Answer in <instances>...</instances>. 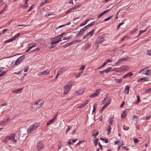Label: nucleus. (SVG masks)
<instances>
[{"label":"nucleus","instance_id":"1","mask_svg":"<svg viewBox=\"0 0 151 151\" xmlns=\"http://www.w3.org/2000/svg\"><path fill=\"white\" fill-rule=\"evenodd\" d=\"M39 125V124H38L35 123L30 125L27 131L25 129L19 131L18 134L19 139L20 140H25L27 137L25 135L26 132L28 134H29L38 127Z\"/></svg>","mask_w":151,"mask_h":151},{"label":"nucleus","instance_id":"2","mask_svg":"<svg viewBox=\"0 0 151 151\" xmlns=\"http://www.w3.org/2000/svg\"><path fill=\"white\" fill-rule=\"evenodd\" d=\"M71 86L72 85L69 84H67V85H65L63 88V93L64 94H67L69 92V91L70 90L71 87Z\"/></svg>","mask_w":151,"mask_h":151},{"label":"nucleus","instance_id":"3","mask_svg":"<svg viewBox=\"0 0 151 151\" xmlns=\"http://www.w3.org/2000/svg\"><path fill=\"white\" fill-rule=\"evenodd\" d=\"M15 134L14 133L11 134L10 135H8L6 137V139L11 140L13 142H16L17 140L15 139Z\"/></svg>","mask_w":151,"mask_h":151},{"label":"nucleus","instance_id":"4","mask_svg":"<svg viewBox=\"0 0 151 151\" xmlns=\"http://www.w3.org/2000/svg\"><path fill=\"white\" fill-rule=\"evenodd\" d=\"M25 58V56L24 55H22L19 58H18L15 62V65H19L24 60Z\"/></svg>","mask_w":151,"mask_h":151},{"label":"nucleus","instance_id":"5","mask_svg":"<svg viewBox=\"0 0 151 151\" xmlns=\"http://www.w3.org/2000/svg\"><path fill=\"white\" fill-rule=\"evenodd\" d=\"M50 70H48V69L44 71L39 73L38 74V75L39 76L47 75L49 73Z\"/></svg>","mask_w":151,"mask_h":151},{"label":"nucleus","instance_id":"6","mask_svg":"<svg viewBox=\"0 0 151 151\" xmlns=\"http://www.w3.org/2000/svg\"><path fill=\"white\" fill-rule=\"evenodd\" d=\"M104 36L103 35H101L99 36L96 42L98 44L102 43L104 40Z\"/></svg>","mask_w":151,"mask_h":151},{"label":"nucleus","instance_id":"7","mask_svg":"<svg viewBox=\"0 0 151 151\" xmlns=\"http://www.w3.org/2000/svg\"><path fill=\"white\" fill-rule=\"evenodd\" d=\"M129 68L127 66L124 65L121 66L119 69V71H125L129 70Z\"/></svg>","mask_w":151,"mask_h":151},{"label":"nucleus","instance_id":"8","mask_svg":"<svg viewBox=\"0 0 151 151\" xmlns=\"http://www.w3.org/2000/svg\"><path fill=\"white\" fill-rule=\"evenodd\" d=\"M37 145L38 151H39L40 150L43 148V145L42 144V142L41 141H39L38 143H37Z\"/></svg>","mask_w":151,"mask_h":151},{"label":"nucleus","instance_id":"9","mask_svg":"<svg viewBox=\"0 0 151 151\" xmlns=\"http://www.w3.org/2000/svg\"><path fill=\"white\" fill-rule=\"evenodd\" d=\"M100 91V89H98L96 90L95 92L94 93L92 94L90 96L91 98H93L98 95Z\"/></svg>","mask_w":151,"mask_h":151},{"label":"nucleus","instance_id":"10","mask_svg":"<svg viewBox=\"0 0 151 151\" xmlns=\"http://www.w3.org/2000/svg\"><path fill=\"white\" fill-rule=\"evenodd\" d=\"M44 104V101L42 100H40L35 102V104L37 105L38 108L41 107Z\"/></svg>","mask_w":151,"mask_h":151},{"label":"nucleus","instance_id":"11","mask_svg":"<svg viewBox=\"0 0 151 151\" xmlns=\"http://www.w3.org/2000/svg\"><path fill=\"white\" fill-rule=\"evenodd\" d=\"M130 87L128 86H125L124 90V93L126 94H128L129 93V89Z\"/></svg>","mask_w":151,"mask_h":151},{"label":"nucleus","instance_id":"12","mask_svg":"<svg viewBox=\"0 0 151 151\" xmlns=\"http://www.w3.org/2000/svg\"><path fill=\"white\" fill-rule=\"evenodd\" d=\"M65 67H63L58 70L57 72L60 74L63 71H65Z\"/></svg>","mask_w":151,"mask_h":151},{"label":"nucleus","instance_id":"13","mask_svg":"<svg viewBox=\"0 0 151 151\" xmlns=\"http://www.w3.org/2000/svg\"><path fill=\"white\" fill-rule=\"evenodd\" d=\"M22 89V88L17 89L15 90H14L12 91V92L14 93H21V90Z\"/></svg>","mask_w":151,"mask_h":151},{"label":"nucleus","instance_id":"14","mask_svg":"<svg viewBox=\"0 0 151 151\" xmlns=\"http://www.w3.org/2000/svg\"><path fill=\"white\" fill-rule=\"evenodd\" d=\"M36 105L35 104V103L31 106V107L32 109V110H35L38 109V107H37V106H36Z\"/></svg>","mask_w":151,"mask_h":151},{"label":"nucleus","instance_id":"15","mask_svg":"<svg viewBox=\"0 0 151 151\" xmlns=\"http://www.w3.org/2000/svg\"><path fill=\"white\" fill-rule=\"evenodd\" d=\"M133 75L132 73V72H129L128 73L124 75L123 76V78H126L127 77H129Z\"/></svg>","mask_w":151,"mask_h":151},{"label":"nucleus","instance_id":"16","mask_svg":"<svg viewBox=\"0 0 151 151\" xmlns=\"http://www.w3.org/2000/svg\"><path fill=\"white\" fill-rule=\"evenodd\" d=\"M122 61H123L122 58L119 59V60L115 63L114 66H116L119 65Z\"/></svg>","mask_w":151,"mask_h":151},{"label":"nucleus","instance_id":"17","mask_svg":"<svg viewBox=\"0 0 151 151\" xmlns=\"http://www.w3.org/2000/svg\"><path fill=\"white\" fill-rule=\"evenodd\" d=\"M61 41V39L60 37H59V39H58V40L57 41L54 42H51V45H55L56 44H58L59 43V42H60Z\"/></svg>","mask_w":151,"mask_h":151},{"label":"nucleus","instance_id":"18","mask_svg":"<svg viewBox=\"0 0 151 151\" xmlns=\"http://www.w3.org/2000/svg\"><path fill=\"white\" fill-rule=\"evenodd\" d=\"M94 31V29H93L91 31L89 32L88 33L86 34L87 36H90L91 37L93 35Z\"/></svg>","mask_w":151,"mask_h":151},{"label":"nucleus","instance_id":"19","mask_svg":"<svg viewBox=\"0 0 151 151\" xmlns=\"http://www.w3.org/2000/svg\"><path fill=\"white\" fill-rule=\"evenodd\" d=\"M150 70H146L145 73H144V72H143L142 73V74H145L147 76H149L150 75Z\"/></svg>","mask_w":151,"mask_h":151},{"label":"nucleus","instance_id":"20","mask_svg":"<svg viewBox=\"0 0 151 151\" xmlns=\"http://www.w3.org/2000/svg\"><path fill=\"white\" fill-rule=\"evenodd\" d=\"M111 60L110 59H109L107 60H106L104 63H103V64L101 65V67L104 66L106 64H107L108 62H111Z\"/></svg>","mask_w":151,"mask_h":151},{"label":"nucleus","instance_id":"21","mask_svg":"<svg viewBox=\"0 0 151 151\" xmlns=\"http://www.w3.org/2000/svg\"><path fill=\"white\" fill-rule=\"evenodd\" d=\"M91 45L89 43H87L86 45V46L84 49L85 50L88 49L91 47Z\"/></svg>","mask_w":151,"mask_h":151},{"label":"nucleus","instance_id":"22","mask_svg":"<svg viewBox=\"0 0 151 151\" xmlns=\"http://www.w3.org/2000/svg\"><path fill=\"white\" fill-rule=\"evenodd\" d=\"M127 113L126 112V110L124 111L122 114L121 117L122 119L124 118L127 115Z\"/></svg>","mask_w":151,"mask_h":151},{"label":"nucleus","instance_id":"23","mask_svg":"<svg viewBox=\"0 0 151 151\" xmlns=\"http://www.w3.org/2000/svg\"><path fill=\"white\" fill-rule=\"evenodd\" d=\"M111 127L110 125H108V127L106 129V130L108 131V134H109L111 132Z\"/></svg>","mask_w":151,"mask_h":151},{"label":"nucleus","instance_id":"24","mask_svg":"<svg viewBox=\"0 0 151 151\" xmlns=\"http://www.w3.org/2000/svg\"><path fill=\"white\" fill-rule=\"evenodd\" d=\"M99 141L98 139H94L93 141V142L94 143V145L96 146L98 144V142Z\"/></svg>","mask_w":151,"mask_h":151},{"label":"nucleus","instance_id":"25","mask_svg":"<svg viewBox=\"0 0 151 151\" xmlns=\"http://www.w3.org/2000/svg\"><path fill=\"white\" fill-rule=\"evenodd\" d=\"M14 40H15L14 38L13 37L12 38L10 39H9L8 40H6V41L4 43H7L8 42H12V41Z\"/></svg>","mask_w":151,"mask_h":151},{"label":"nucleus","instance_id":"26","mask_svg":"<svg viewBox=\"0 0 151 151\" xmlns=\"http://www.w3.org/2000/svg\"><path fill=\"white\" fill-rule=\"evenodd\" d=\"M47 0H45L44 1H42L40 3V6H42L43 4L47 3Z\"/></svg>","mask_w":151,"mask_h":151},{"label":"nucleus","instance_id":"27","mask_svg":"<svg viewBox=\"0 0 151 151\" xmlns=\"http://www.w3.org/2000/svg\"><path fill=\"white\" fill-rule=\"evenodd\" d=\"M111 67H109L107 68L106 69L104 70V72H105L107 73L109 72L110 71V70L111 69Z\"/></svg>","mask_w":151,"mask_h":151},{"label":"nucleus","instance_id":"28","mask_svg":"<svg viewBox=\"0 0 151 151\" xmlns=\"http://www.w3.org/2000/svg\"><path fill=\"white\" fill-rule=\"evenodd\" d=\"M88 102L87 101H86L85 103L81 105L79 107V108H82L84 107L85 105L88 104Z\"/></svg>","mask_w":151,"mask_h":151},{"label":"nucleus","instance_id":"29","mask_svg":"<svg viewBox=\"0 0 151 151\" xmlns=\"http://www.w3.org/2000/svg\"><path fill=\"white\" fill-rule=\"evenodd\" d=\"M38 42L40 44H43L45 42V41L44 40L41 39L38 40Z\"/></svg>","mask_w":151,"mask_h":151},{"label":"nucleus","instance_id":"30","mask_svg":"<svg viewBox=\"0 0 151 151\" xmlns=\"http://www.w3.org/2000/svg\"><path fill=\"white\" fill-rule=\"evenodd\" d=\"M36 44L35 43H33L31 44H30L28 45V46H30L32 48L36 46Z\"/></svg>","mask_w":151,"mask_h":151},{"label":"nucleus","instance_id":"31","mask_svg":"<svg viewBox=\"0 0 151 151\" xmlns=\"http://www.w3.org/2000/svg\"><path fill=\"white\" fill-rule=\"evenodd\" d=\"M95 23V21L92 22L90 24L88 25L87 26L88 27V28L91 27L92 25H93Z\"/></svg>","mask_w":151,"mask_h":151},{"label":"nucleus","instance_id":"32","mask_svg":"<svg viewBox=\"0 0 151 151\" xmlns=\"http://www.w3.org/2000/svg\"><path fill=\"white\" fill-rule=\"evenodd\" d=\"M54 121L52 119H51V120L49 121L47 124V125H48L50 124L51 123H53L54 122Z\"/></svg>","mask_w":151,"mask_h":151},{"label":"nucleus","instance_id":"33","mask_svg":"<svg viewBox=\"0 0 151 151\" xmlns=\"http://www.w3.org/2000/svg\"><path fill=\"white\" fill-rule=\"evenodd\" d=\"M84 92V91L83 90H80L77 92V93L79 95H81L83 94Z\"/></svg>","mask_w":151,"mask_h":151},{"label":"nucleus","instance_id":"34","mask_svg":"<svg viewBox=\"0 0 151 151\" xmlns=\"http://www.w3.org/2000/svg\"><path fill=\"white\" fill-rule=\"evenodd\" d=\"M6 71L5 70L2 71L1 73H0V77H1L3 76L6 74Z\"/></svg>","mask_w":151,"mask_h":151},{"label":"nucleus","instance_id":"35","mask_svg":"<svg viewBox=\"0 0 151 151\" xmlns=\"http://www.w3.org/2000/svg\"><path fill=\"white\" fill-rule=\"evenodd\" d=\"M80 7V5H77V6H73V7H72V8H72V9L73 10H74V9H76L79 8Z\"/></svg>","mask_w":151,"mask_h":151},{"label":"nucleus","instance_id":"36","mask_svg":"<svg viewBox=\"0 0 151 151\" xmlns=\"http://www.w3.org/2000/svg\"><path fill=\"white\" fill-rule=\"evenodd\" d=\"M113 16V15L110 16L108 17L105 19L104 20V21L106 22V21H107L110 20V19H111L112 18Z\"/></svg>","mask_w":151,"mask_h":151},{"label":"nucleus","instance_id":"37","mask_svg":"<svg viewBox=\"0 0 151 151\" xmlns=\"http://www.w3.org/2000/svg\"><path fill=\"white\" fill-rule=\"evenodd\" d=\"M73 10L72 9V8H70L68 10H67L65 12V14H67L70 13Z\"/></svg>","mask_w":151,"mask_h":151},{"label":"nucleus","instance_id":"38","mask_svg":"<svg viewBox=\"0 0 151 151\" xmlns=\"http://www.w3.org/2000/svg\"><path fill=\"white\" fill-rule=\"evenodd\" d=\"M148 67H146L145 68H143V69H141V70H140L139 72L140 73H142H142L144 72V71H145L146 69L148 68Z\"/></svg>","mask_w":151,"mask_h":151},{"label":"nucleus","instance_id":"39","mask_svg":"<svg viewBox=\"0 0 151 151\" xmlns=\"http://www.w3.org/2000/svg\"><path fill=\"white\" fill-rule=\"evenodd\" d=\"M148 78L147 77H145L143 78H141V79L142 81V80H145V81H147L148 80Z\"/></svg>","mask_w":151,"mask_h":151},{"label":"nucleus","instance_id":"40","mask_svg":"<svg viewBox=\"0 0 151 151\" xmlns=\"http://www.w3.org/2000/svg\"><path fill=\"white\" fill-rule=\"evenodd\" d=\"M109 104V103H106V104H105V105L103 106L102 108V109H105L106 108L107 106Z\"/></svg>","mask_w":151,"mask_h":151},{"label":"nucleus","instance_id":"41","mask_svg":"<svg viewBox=\"0 0 151 151\" xmlns=\"http://www.w3.org/2000/svg\"><path fill=\"white\" fill-rule=\"evenodd\" d=\"M57 36H56L55 37H52V38H51V39H50V40L52 41H53L54 40V39L55 40H58L59 39V38L60 37H57Z\"/></svg>","mask_w":151,"mask_h":151},{"label":"nucleus","instance_id":"42","mask_svg":"<svg viewBox=\"0 0 151 151\" xmlns=\"http://www.w3.org/2000/svg\"><path fill=\"white\" fill-rule=\"evenodd\" d=\"M113 118L111 117L110 119V120L109 122V124L111 125H112Z\"/></svg>","mask_w":151,"mask_h":151},{"label":"nucleus","instance_id":"43","mask_svg":"<svg viewBox=\"0 0 151 151\" xmlns=\"http://www.w3.org/2000/svg\"><path fill=\"white\" fill-rule=\"evenodd\" d=\"M97 106V104H94L93 105V112H95V110L96 109V107Z\"/></svg>","mask_w":151,"mask_h":151},{"label":"nucleus","instance_id":"44","mask_svg":"<svg viewBox=\"0 0 151 151\" xmlns=\"http://www.w3.org/2000/svg\"><path fill=\"white\" fill-rule=\"evenodd\" d=\"M137 31V29H133L131 32V34H133L134 33H135Z\"/></svg>","mask_w":151,"mask_h":151},{"label":"nucleus","instance_id":"45","mask_svg":"<svg viewBox=\"0 0 151 151\" xmlns=\"http://www.w3.org/2000/svg\"><path fill=\"white\" fill-rule=\"evenodd\" d=\"M65 34V32H63L62 33H61V34L60 35H59L57 36V37H62L63 36V35Z\"/></svg>","mask_w":151,"mask_h":151},{"label":"nucleus","instance_id":"46","mask_svg":"<svg viewBox=\"0 0 151 151\" xmlns=\"http://www.w3.org/2000/svg\"><path fill=\"white\" fill-rule=\"evenodd\" d=\"M116 80L117 82L119 83H120L122 80V79L121 78L119 79H116Z\"/></svg>","mask_w":151,"mask_h":151},{"label":"nucleus","instance_id":"47","mask_svg":"<svg viewBox=\"0 0 151 151\" xmlns=\"http://www.w3.org/2000/svg\"><path fill=\"white\" fill-rule=\"evenodd\" d=\"M20 33H18L16 35L14 36L13 37L14 38V40H15L16 38L18 37L20 35Z\"/></svg>","mask_w":151,"mask_h":151},{"label":"nucleus","instance_id":"48","mask_svg":"<svg viewBox=\"0 0 151 151\" xmlns=\"http://www.w3.org/2000/svg\"><path fill=\"white\" fill-rule=\"evenodd\" d=\"M124 24V22H123V23H119V24L118 25V26H117V29H118L123 24Z\"/></svg>","mask_w":151,"mask_h":151},{"label":"nucleus","instance_id":"49","mask_svg":"<svg viewBox=\"0 0 151 151\" xmlns=\"http://www.w3.org/2000/svg\"><path fill=\"white\" fill-rule=\"evenodd\" d=\"M137 102L136 103L137 104L140 101V98L139 96V95H138L137 96Z\"/></svg>","mask_w":151,"mask_h":151},{"label":"nucleus","instance_id":"50","mask_svg":"<svg viewBox=\"0 0 151 151\" xmlns=\"http://www.w3.org/2000/svg\"><path fill=\"white\" fill-rule=\"evenodd\" d=\"M69 46H70L69 44V43H67L66 44H65V45H63V48H65Z\"/></svg>","mask_w":151,"mask_h":151},{"label":"nucleus","instance_id":"51","mask_svg":"<svg viewBox=\"0 0 151 151\" xmlns=\"http://www.w3.org/2000/svg\"><path fill=\"white\" fill-rule=\"evenodd\" d=\"M146 93H148L149 92H151V88H148L145 91Z\"/></svg>","mask_w":151,"mask_h":151},{"label":"nucleus","instance_id":"52","mask_svg":"<svg viewBox=\"0 0 151 151\" xmlns=\"http://www.w3.org/2000/svg\"><path fill=\"white\" fill-rule=\"evenodd\" d=\"M85 66L84 65H82L81 67L79 69V70H82V71H83L85 68Z\"/></svg>","mask_w":151,"mask_h":151},{"label":"nucleus","instance_id":"53","mask_svg":"<svg viewBox=\"0 0 151 151\" xmlns=\"http://www.w3.org/2000/svg\"><path fill=\"white\" fill-rule=\"evenodd\" d=\"M147 54L149 55H151V50H147Z\"/></svg>","mask_w":151,"mask_h":151},{"label":"nucleus","instance_id":"54","mask_svg":"<svg viewBox=\"0 0 151 151\" xmlns=\"http://www.w3.org/2000/svg\"><path fill=\"white\" fill-rule=\"evenodd\" d=\"M99 134V132H97L95 134H92V136H94L95 138H96V136H97Z\"/></svg>","mask_w":151,"mask_h":151},{"label":"nucleus","instance_id":"55","mask_svg":"<svg viewBox=\"0 0 151 151\" xmlns=\"http://www.w3.org/2000/svg\"><path fill=\"white\" fill-rule=\"evenodd\" d=\"M7 31L8 29H4L2 31V33L3 34H4L5 33V32H6Z\"/></svg>","mask_w":151,"mask_h":151},{"label":"nucleus","instance_id":"56","mask_svg":"<svg viewBox=\"0 0 151 151\" xmlns=\"http://www.w3.org/2000/svg\"><path fill=\"white\" fill-rule=\"evenodd\" d=\"M32 48L30 46H28V47L27 48V50L26 52H28Z\"/></svg>","mask_w":151,"mask_h":151},{"label":"nucleus","instance_id":"57","mask_svg":"<svg viewBox=\"0 0 151 151\" xmlns=\"http://www.w3.org/2000/svg\"><path fill=\"white\" fill-rule=\"evenodd\" d=\"M84 142L83 141H80L76 145V146H77L79 145H80L81 143Z\"/></svg>","mask_w":151,"mask_h":151},{"label":"nucleus","instance_id":"58","mask_svg":"<svg viewBox=\"0 0 151 151\" xmlns=\"http://www.w3.org/2000/svg\"><path fill=\"white\" fill-rule=\"evenodd\" d=\"M122 148L126 150H129V148H128L127 146H122Z\"/></svg>","mask_w":151,"mask_h":151},{"label":"nucleus","instance_id":"59","mask_svg":"<svg viewBox=\"0 0 151 151\" xmlns=\"http://www.w3.org/2000/svg\"><path fill=\"white\" fill-rule=\"evenodd\" d=\"M65 26V25H64V24H63V25H62L59 26L57 28H56V29H58L60 28L61 27H64Z\"/></svg>","mask_w":151,"mask_h":151},{"label":"nucleus","instance_id":"60","mask_svg":"<svg viewBox=\"0 0 151 151\" xmlns=\"http://www.w3.org/2000/svg\"><path fill=\"white\" fill-rule=\"evenodd\" d=\"M29 68L28 66H27V67H25V69L24 70V72H27L29 69Z\"/></svg>","mask_w":151,"mask_h":151},{"label":"nucleus","instance_id":"61","mask_svg":"<svg viewBox=\"0 0 151 151\" xmlns=\"http://www.w3.org/2000/svg\"><path fill=\"white\" fill-rule=\"evenodd\" d=\"M134 141L135 143H137L138 142L139 140L136 138H134Z\"/></svg>","mask_w":151,"mask_h":151},{"label":"nucleus","instance_id":"62","mask_svg":"<svg viewBox=\"0 0 151 151\" xmlns=\"http://www.w3.org/2000/svg\"><path fill=\"white\" fill-rule=\"evenodd\" d=\"M6 122V121H2V122H1L0 123V124L2 125H4Z\"/></svg>","mask_w":151,"mask_h":151},{"label":"nucleus","instance_id":"63","mask_svg":"<svg viewBox=\"0 0 151 151\" xmlns=\"http://www.w3.org/2000/svg\"><path fill=\"white\" fill-rule=\"evenodd\" d=\"M75 43H78L80 42H81V40H74Z\"/></svg>","mask_w":151,"mask_h":151},{"label":"nucleus","instance_id":"64","mask_svg":"<svg viewBox=\"0 0 151 151\" xmlns=\"http://www.w3.org/2000/svg\"><path fill=\"white\" fill-rule=\"evenodd\" d=\"M69 43V45L70 46V45H72L73 44H74L75 43V41H73L71 42H70Z\"/></svg>","mask_w":151,"mask_h":151}]
</instances>
